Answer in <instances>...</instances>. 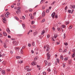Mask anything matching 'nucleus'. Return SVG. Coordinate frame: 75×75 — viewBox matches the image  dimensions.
I'll return each mask as SVG.
<instances>
[{
    "instance_id": "obj_1",
    "label": "nucleus",
    "mask_w": 75,
    "mask_h": 75,
    "mask_svg": "<svg viewBox=\"0 0 75 75\" xmlns=\"http://www.w3.org/2000/svg\"><path fill=\"white\" fill-rule=\"evenodd\" d=\"M47 59L48 60L50 59V57H51V55L49 53H47Z\"/></svg>"
},
{
    "instance_id": "obj_2",
    "label": "nucleus",
    "mask_w": 75,
    "mask_h": 75,
    "mask_svg": "<svg viewBox=\"0 0 75 75\" xmlns=\"http://www.w3.org/2000/svg\"><path fill=\"white\" fill-rule=\"evenodd\" d=\"M59 59H56V62H55V64L56 65H57V63H59Z\"/></svg>"
},
{
    "instance_id": "obj_3",
    "label": "nucleus",
    "mask_w": 75,
    "mask_h": 75,
    "mask_svg": "<svg viewBox=\"0 0 75 75\" xmlns=\"http://www.w3.org/2000/svg\"><path fill=\"white\" fill-rule=\"evenodd\" d=\"M29 16H30V18H31V19H33L34 18V17L33 16H32V14L30 13L29 14Z\"/></svg>"
},
{
    "instance_id": "obj_4",
    "label": "nucleus",
    "mask_w": 75,
    "mask_h": 75,
    "mask_svg": "<svg viewBox=\"0 0 75 75\" xmlns=\"http://www.w3.org/2000/svg\"><path fill=\"white\" fill-rule=\"evenodd\" d=\"M13 43L14 45L15 46H17L18 45L17 43L15 41H13Z\"/></svg>"
},
{
    "instance_id": "obj_5",
    "label": "nucleus",
    "mask_w": 75,
    "mask_h": 75,
    "mask_svg": "<svg viewBox=\"0 0 75 75\" xmlns=\"http://www.w3.org/2000/svg\"><path fill=\"white\" fill-rule=\"evenodd\" d=\"M31 64L32 65L34 66L37 64V63L35 62V61H34Z\"/></svg>"
},
{
    "instance_id": "obj_6",
    "label": "nucleus",
    "mask_w": 75,
    "mask_h": 75,
    "mask_svg": "<svg viewBox=\"0 0 75 75\" xmlns=\"http://www.w3.org/2000/svg\"><path fill=\"white\" fill-rule=\"evenodd\" d=\"M45 11H44L42 14V16L43 17H44L45 15Z\"/></svg>"
},
{
    "instance_id": "obj_7",
    "label": "nucleus",
    "mask_w": 75,
    "mask_h": 75,
    "mask_svg": "<svg viewBox=\"0 0 75 75\" xmlns=\"http://www.w3.org/2000/svg\"><path fill=\"white\" fill-rule=\"evenodd\" d=\"M6 31L8 33H11V31L8 28H7L6 29Z\"/></svg>"
},
{
    "instance_id": "obj_8",
    "label": "nucleus",
    "mask_w": 75,
    "mask_h": 75,
    "mask_svg": "<svg viewBox=\"0 0 75 75\" xmlns=\"http://www.w3.org/2000/svg\"><path fill=\"white\" fill-rule=\"evenodd\" d=\"M55 13H53L51 16H52L53 18H54V16H55Z\"/></svg>"
},
{
    "instance_id": "obj_9",
    "label": "nucleus",
    "mask_w": 75,
    "mask_h": 75,
    "mask_svg": "<svg viewBox=\"0 0 75 75\" xmlns=\"http://www.w3.org/2000/svg\"><path fill=\"white\" fill-rule=\"evenodd\" d=\"M4 46L5 48H6L7 47L6 44V42L4 43Z\"/></svg>"
},
{
    "instance_id": "obj_10",
    "label": "nucleus",
    "mask_w": 75,
    "mask_h": 75,
    "mask_svg": "<svg viewBox=\"0 0 75 75\" xmlns=\"http://www.w3.org/2000/svg\"><path fill=\"white\" fill-rule=\"evenodd\" d=\"M29 68V67L28 66H26L25 68V69L27 70Z\"/></svg>"
},
{
    "instance_id": "obj_11",
    "label": "nucleus",
    "mask_w": 75,
    "mask_h": 75,
    "mask_svg": "<svg viewBox=\"0 0 75 75\" xmlns=\"http://www.w3.org/2000/svg\"><path fill=\"white\" fill-rule=\"evenodd\" d=\"M60 58L62 60L64 59V57H63V55H60Z\"/></svg>"
},
{
    "instance_id": "obj_12",
    "label": "nucleus",
    "mask_w": 75,
    "mask_h": 75,
    "mask_svg": "<svg viewBox=\"0 0 75 75\" xmlns=\"http://www.w3.org/2000/svg\"><path fill=\"white\" fill-rule=\"evenodd\" d=\"M3 35L5 36H7V34L5 32H3Z\"/></svg>"
},
{
    "instance_id": "obj_13",
    "label": "nucleus",
    "mask_w": 75,
    "mask_h": 75,
    "mask_svg": "<svg viewBox=\"0 0 75 75\" xmlns=\"http://www.w3.org/2000/svg\"><path fill=\"white\" fill-rule=\"evenodd\" d=\"M57 37H58V35H57V34H55L54 35V38H57Z\"/></svg>"
},
{
    "instance_id": "obj_14",
    "label": "nucleus",
    "mask_w": 75,
    "mask_h": 75,
    "mask_svg": "<svg viewBox=\"0 0 75 75\" xmlns=\"http://www.w3.org/2000/svg\"><path fill=\"white\" fill-rule=\"evenodd\" d=\"M38 33L37 32H35L33 33V35L34 36H35L37 34H38Z\"/></svg>"
},
{
    "instance_id": "obj_15",
    "label": "nucleus",
    "mask_w": 75,
    "mask_h": 75,
    "mask_svg": "<svg viewBox=\"0 0 75 75\" xmlns=\"http://www.w3.org/2000/svg\"><path fill=\"white\" fill-rule=\"evenodd\" d=\"M15 49L16 50H18L20 49V48L19 47H16L15 48Z\"/></svg>"
},
{
    "instance_id": "obj_16",
    "label": "nucleus",
    "mask_w": 75,
    "mask_h": 75,
    "mask_svg": "<svg viewBox=\"0 0 75 75\" xmlns=\"http://www.w3.org/2000/svg\"><path fill=\"white\" fill-rule=\"evenodd\" d=\"M44 62L45 64V65H47V64H48V62L47 61L45 60L44 61Z\"/></svg>"
},
{
    "instance_id": "obj_17",
    "label": "nucleus",
    "mask_w": 75,
    "mask_h": 75,
    "mask_svg": "<svg viewBox=\"0 0 75 75\" xmlns=\"http://www.w3.org/2000/svg\"><path fill=\"white\" fill-rule=\"evenodd\" d=\"M68 57H66L64 59V60L66 61L68 60Z\"/></svg>"
},
{
    "instance_id": "obj_18",
    "label": "nucleus",
    "mask_w": 75,
    "mask_h": 75,
    "mask_svg": "<svg viewBox=\"0 0 75 75\" xmlns=\"http://www.w3.org/2000/svg\"><path fill=\"white\" fill-rule=\"evenodd\" d=\"M3 74H5V71L4 70H3L2 71V72H1Z\"/></svg>"
},
{
    "instance_id": "obj_19",
    "label": "nucleus",
    "mask_w": 75,
    "mask_h": 75,
    "mask_svg": "<svg viewBox=\"0 0 75 75\" xmlns=\"http://www.w3.org/2000/svg\"><path fill=\"white\" fill-rule=\"evenodd\" d=\"M21 53L22 54H23V49H21Z\"/></svg>"
},
{
    "instance_id": "obj_20",
    "label": "nucleus",
    "mask_w": 75,
    "mask_h": 75,
    "mask_svg": "<svg viewBox=\"0 0 75 75\" xmlns=\"http://www.w3.org/2000/svg\"><path fill=\"white\" fill-rule=\"evenodd\" d=\"M45 33V31H42V33H41V34L42 35H43Z\"/></svg>"
},
{
    "instance_id": "obj_21",
    "label": "nucleus",
    "mask_w": 75,
    "mask_h": 75,
    "mask_svg": "<svg viewBox=\"0 0 75 75\" xmlns=\"http://www.w3.org/2000/svg\"><path fill=\"white\" fill-rule=\"evenodd\" d=\"M72 63V60H70L68 61V63L69 64H70L71 63Z\"/></svg>"
},
{
    "instance_id": "obj_22",
    "label": "nucleus",
    "mask_w": 75,
    "mask_h": 75,
    "mask_svg": "<svg viewBox=\"0 0 75 75\" xmlns=\"http://www.w3.org/2000/svg\"><path fill=\"white\" fill-rule=\"evenodd\" d=\"M60 44V42H56V43H55V44L56 45H58L59 44Z\"/></svg>"
},
{
    "instance_id": "obj_23",
    "label": "nucleus",
    "mask_w": 75,
    "mask_h": 75,
    "mask_svg": "<svg viewBox=\"0 0 75 75\" xmlns=\"http://www.w3.org/2000/svg\"><path fill=\"white\" fill-rule=\"evenodd\" d=\"M5 16L7 18H9L8 15L6 14H5Z\"/></svg>"
},
{
    "instance_id": "obj_24",
    "label": "nucleus",
    "mask_w": 75,
    "mask_h": 75,
    "mask_svg": "<svg viewBox=\"0 0 75 75\" xmlns=\"http://www.w3.org/2000/svg\"><path fill=\"white\" fill-rule=\"evenodd\" d=\"M35 23V21H32L31 23V24H34Z\"/></svg>"
},
{
    "instance_id": "obj_25",
    "label": "nucleus",
    "mask_w": 75,
    "mask_h": 75,
    "mask_svg": "<svg viewBox=\"0 0 75 75\" xmlns=\"http://www.w3.org/2000/svg\"><path fill=\"white\" fill-rule=\"evenodd\" d=\"M2 19L3 20H5V21H6V19H5V18L4 17H3L2 18Z\"/></svg>"
},
{
    "instance_id": "obj_26",
    "label": "nucleus",
    "mask_w": 75,
    "mask_h": 75,
    "mask_svg": "<svg viewBox=\"0 0 75 75\" xmlns=\"http://www.w3.org/2000/svg\"><path fill=\"white\" fill-rule=\"evenodd\" d=\"M22 26H23V28H25V24H22Z\"/></svg>"
},
{
    "instance_id": "obj_27",
    "label": "nucleus",
    "mask_w": 75,
    "mask_h": 75,
    "mask_svg": "<svg viewBox=\"0 0 75 75\" xmlns=\"http://www.w3.org/2000/svg\"><path fill=\"white\" fill-rule=\"evenodd\" d=\"M45 6H42V9L43 10H44V9H45Z\"/></svg>"
},
{
    "instance_id": "obj_28",
    "label": "nucleus",
    "mask_w": 75,
    "mask_h": 75,
    "mask_svg": "<svg viewBox=\"0 0 75 75\" xmlns=\"http://www.w3.org/2000/svg\"><path fill=\"white\" fill-rule=\"evenodd\" d=\"M75 53H74L72 54V57L73 58H74V56H75Z\"/></svg>"
},
{
    "instance_id": "obj_29",
    "label": "nucleus",
    "mask_w": 75,
    "mask_h": 75,
    "mask_svg": "<svg viewBox=\"0 0 75 75\" xmlns=\"http://www.w3.org/2000/svg\"><path fill=\"white\" fill-rule=\"evenodd\" d=\"M45 19H43L42 21L41 22V23H43L44 22V21H45Z\"/></svg>"
},
{
    "instance_id": "obj_30",
    "label": "nucleus",
    "mask_w": 75,
    "mask_h": 75,
    "mask_svg": "<svg viewBox=\"0 0 75 75\" xmlns=\"http://www.w3.org/2000/svg\"><path fill=\"white\" fill-rule=\"evenodd\" d=\"M16 58L17 59H20L21 58V57H19V56H17L16 57Z\"/></svg>"
},
{
    "instance_id": "obj_31",
    "label": "nucleus",
    "mask_w": 75,
    "mask_h": 75,
    "mask_svg": "<svg viewBox=\"0 0 75 75\" xmlns=\"http://www.w3.org/2000/svg\"><path fill=\"white\" fill-rule=\"evenodd\" d=\"M75 8V6L74 5H73V6H72L71 8Z\"/></svg>"
},
{
    "instance_id": "obj_32",
    "label": "nucleus",
    "mask_w": 75,
    "mask_h": 75,
    "mask_svg": "<svg viewBox=\"0 0 75 75\" xmlns=\"http://www.w3.org/2000/svg\"><path fill=\"white\" fill-rule=\"evenodd\" d=\"M23 62V61H20L18 62V63L20 64H21Z\"/></svg>"
},
{
    "instance_id": "obj_33",
    "label": "nucleus",
    "mask_w": 75,
    "mask_h": 75,
    "mask_svg": "<svg viewBox=\"0 0 75 75\" xmlns=\"http://www.w3.org/2000/svg\"><path fill=\"white\" fill-rule=\"evenodd\" d=\"M26 47V46H24L22 47V48L23 49H25Z\"/></svg>"
},
{
    "instance_id": "obj_34",
    "label": "nucleus",
    "mask_w": 75,
    "mask_h": 75,
    "mask_svg": "<svg viewBox=\"0 0 75 75\" xmlns=\"http://www.w3.org/2000/svg\"><path fill=\"white\" fill-rule=\"evenodd\" d=\"M38 57H35V58H34V60H36L38 59Z\"/></svg>"
},
{
    "instance_id": "obj_35",
    "label": "nucleus",
    "mask_w": 75,
    "mask_h": 75,
    "mask_svg": "<svg viewBox=\"0 0 75 75\" xmlns=\"http://www.w3.org/2000/svg\"><path fill=\"white\" fill-rule=\"evenodd\" d=\"M72 28V26H70L69 27V29H71Z\"/></svg>"
},
{
    "instance_id": "obj_36",
    "label": "nucleus",
    "mask_w": 75,
    "mask_h": 75,
    "mask_svg": "<svg viewBox=\"0 0 75 75\" xmlns=\"http://www.w3.org/2000/svg\"><path fill=\"white\" fill-rule=\"evenodd\" d=\"M64 44L66 45V46H67V45H68V43L67 42H66V43H64Z\"/></svg>"
},
{
    "instance_id": "obj_37",
    "label": "nucleus",
    "mask_w": 75,
    "mask_h": 75,
    "mask_svg": "<svg viewBox=\"0 0 75 75\" xmlns=\"http://www.w3.org/2000/svg\"><path fill=\"white\" fill-rule=\"evenodd\" d=\"M21 12V11H16V13H17V14H18V13H19Z\"/></svg>"
},
{
    "instance_id": "obj_38",
    "label": "nucleus",
    "mask_w": 75,
    "mask_h": 75,
    "mask_svg": "<svg viewBox=\"0 0 75 75\" xmlns=\"http://www.w3.org/2000/svg\"><path fill=\"white\" fill-rule=\"evenodd\" d=\"M54 72L55 74H56L57 73V71H56L55 70H54Z\"/></svg>"
},
{
    "instance_id": "obj_39",
    "label": "nucleus",
    "mask_w": 75,
    "mask_h": 75,
    "mask_svg": "<svg viewBox=\"0 0 75 75\" xmlns=\"http://www.w3.org/2000/svg\"><path fill=\"white\" fill-rule=\"evenodd\" d=\"M49 9H47L46 10V12L48 13H49Z\"/></svg>"
},
{
    "instance_id": "obj_40",
    "label": "nucleus",
    "mask_w": 75,
    "mask_h": 75,
    "mask_svg": "<svg viewBox=\"0 0 75 75\" xmlns=\"http://www.w3.org/2000/svg\"><path fill=\"white\" fill-rule=\"evenodd\" d=\"M47 71H49V72L51 71V69H50V68H48V69H47Z\"/></svg>"
},
{
    "instance_id": "obj_41",
    "label": "nucleus",
    "mask_w": 75,
    "mask_h": 75,
    "mask_svg": "<svg viewBox=\"0 0 75 75\" xmlns=\"http://www.w3.org/2000/svg\"><path fill=\"white\" fill-rule=\"evenodd\" d=\"M69 21H67L66 23V25H67L68 24H69Z\"/></svg>"
},
{
    "instance_id": "obj_42",
    "label": "nucleus",
    "mask_w": 75,
    "mask_h": 75,
    "mask_svg": "<svg viewBox=\"0 0 75 75\" xmlns=\"http://www.w3.org/2000/svg\"><path fill=\"white\" fill-rule=\"evenodd\" d=\"M59 51L60 52H62V49L60 48L59 50Z\"/></svg>"
},
{
    "instance_id": "obj_43",
    "label": "nucleus",
    "mask_w": 75,
    "mask_h": 75,
    "mask_svg": "<svg viewBox=\"0 0 75 75\" xmlns=\"http://www.w3.org/2000/svg\"><path fill=\"white\" fill-rule=\"evenodd\" d=\"M21 9V7H18L17 8V9L18 10H19V9Z\"/></svg>"
},
{
    "instance_id": "obj_44",
    "label": "nucleus",
    "mask_w": 75,
    "mask_h": 75,
    "mask_svg": "<svg viewBox=\"0 0 75 75\" xmlns=\"http://www.w3.org/2000/svg\"><path fill=\"white\" fill-rule=\"evenodd\" d=\"M26 75H31V73L30 72L28 73Z\"/></svg>"
},
{
    "instance_id": "obj_45",
    "label": "nucleus",
    "mask_w": 75,
    "mask_h": 75,
    "mask_svg": "<svg viewBox=\"0 0 75 75\" xmlns=\"http://www.w3.org/2000/svg\"><path fill=\"white\" fill-rule=\"evenodd\" d=\"M29 11L30 12H32L33 11V10L31 9H29Z\"/></svg>"
},
{
    "instance_id": "obj_46",
    "label": "nucleus",
    "mask_w": 75,
    "mask_h": 75,
    "mask_svg": "<svg viewBox=\"0 0 75 75\" xmlns=\"http://www.w3.org/2000/svg\"><path fill=\"white\" fill-rule=\"evenodd\" d=\"M3 64H4L5 65V64H6V62H3Z\"/></svg>"
},
{
    "instance_id": "obj_47",
    "label": "nucleus",
    "mask_w": 75,
    "mask_h": 75,
    "mask_svg": "<svg viewBox=\"0 0 75 75\" xmlns=\"http://www.w3.org/2000/svg\"><path fill=\"white\" fill-rule=\"evenodd\" d=\"M28 45L29 47H30L31 46V45L30 43L28 44Z\"/></svg>"
},
{
    "instance_id": "obj_48",
    "label": "nucleus",
    "mask_w": 75,
    "mask_h": 75,
    "mask_svg": "<svg viewBox=\"0 0 75 75\" xmlns=\"http://www.w3.org/2000/svg\"><path fill=\"white\" fill-rule=\"evenodd\" d=\"M46 46L47 48H49V45H46Z\"/></svg>"
},
{
    "instance_id": "obj_49",
    "label": "nucleus",
    "mask_w": 75,
    "mask_h": 75,
    "mask_svg": "<svg viewBox=\"0 0 75 75\" xmlns=\"http://www.w3.org/2000/svg\"><path fill=\"white\" fill-rule=\"evenodd\" d=\"M62 27L63 28H65V26L64 25H62Z\"/></svg>"
},
{
    "instance_id": "obj_50",
    "label": "nucleus",
    "mask_w": 75,
    "mask_h": 75,
    "mask_svg": "<svg viewBox=\"0 0 75 75\" xmlns=\"http://www.w3.org/2000/svg\"><path fill=\"white\" fill-rule=\"evenodd\" d=\"M55 18H58V15H56L55 16Z\"/></svg>"
},
{
    "instance_id": "obj_51",
    "label": "nucleus",
    "mask_w": 75,
    "mask_h": 75,
    "mask_svg": "<svg viewBox=\"0 0 75 75\" xmlns=\"http://www.w3.org/2000/svg\"><path fill=\"white\" fill-rule=\"evenodd\" d=\"M67 49H65L64 51L63 52H67Z\"/></svg>"
},
{
    "instance_id": "obj_52",
    "label": "nucleus",
    "mask_w": 75,
    "mask_h": 75,
    "mask_svg": "<svg viewBox=\"0 0 75 75\" xmlns=\"http://www.w3.org/2000/svg\"><path fill=\"white\" fill-rule=\"evenodd\" d=\"M68 11L69 13H71V10H68Z\"/></svg>"
},
{
    "instance_id": "obj_53",
    "label": "nucleus",
    "mask_w": 75,
    "mask_h": 75,
    "mask_svg": "<svg viewBox=\"0 0 75 75\" xmlns=\"http://www.w3.org/2000/svg\"><path fill=\"white\" fill-rule=\"evenodd\" d=\"M6 14L8 15H9L10 13L9 12H7L6 13Z\"/></svg>"
},
{
    "instance_id": "obj_54",
    "label": "nucleus",
    "mask_w": 75,
    "mask_h": 75,
    "mask_svg": "<svg viewBox=\"0 0 75 75\" xmlns=\"http://www.w3.org/2000/svg\"><path fill=\"white\" fill-rule=\"evenodd\" d=\"M43 74L44 75H46V72H43Z\"/></svg>"
},
{
    "instance_id": "obj_55",
    "label": "nucleus",
    "mask_w": 75,
    "mask_h": 75,
    "mask_svg": "<svg viewBox=\"0 0 75 75\" xmlns=\"http://www.w3.org/2000/svg\"><path fill=\"white\" fill-rule=\"evenodd\" d=\"M72 51L74 52H75V49H74L72 50Z\"/></svg>"
},
{
    "instance_id": "obj_56",
    "label": "nucleus",
    "mask_w": 75,
    "mask_h": 75,
    "mask_svg": "<svg viewBox=\"0 0 75 75\" xmlns=\"http://www.w3.org/2000/svg\"><path fill=\"white\" fill-rule=\"evenodd\" d=\"M55 3V1H53V2L52 4V5H54V4Z\"/></svg>"
},
{
    "instance_id": "obj_57",
    "label": "nucleus",
    "mask_w": 75,
    "mask_h": 75,
    "mask_svg": "<svg viewBox=\"0 0 75 75\" xmlns=\"http://www.w3.org/2000/svg\"><path fill=\"white\" fill-rule=\"evenodd\" d=\"M32 45L33 46H34L35 45V43L34 42H33Z\"/></svg>"
},
{
    "instance_id": "obj_58",
    "label": "nucleus",
    "mask_w": 75,
    "mask_h": 75,
    "mask_svg": "<svg viewBox=\"0 0 75 75\" xmlns=\"http://www.w3.org/2000/svg\"><path fill=\"white\" fill-rule=\"evenodd\" d=\"M65 35H66L65 34H64V39L65 38V37H66V36H65Z\"/></svg>"
},
{
    "instance_id": "obj_59",
    "label": "nucleus",
    "mask_w": 75,
    "mask_h": 75,
    "mask_svg": "<svg viewBox=\"0 0 75 75\" xmlns=\"http://www.w3.org/2000/svg\"><path fill=\"white\" fill-rule=\"evenodd\" d=\"M21 4V3H18L17 5L18 6H19Z\"/></svg>"
},
{
    "instance_id": "obj_60",
    "label": "nucleus",
    "mask_w": 75,
    "mask_h": 75,
    "mask_svg": "<svg viewBox=\"0 0 75 75\" xmlns=\"http://www.w3.org/2000/svg\"><path fill=\"white\" fill-rule=\"evenodd\" d=\"M31 69H28L27 70V71H31Z\"/></svg>"
},
{
    "instance_id": "obj_61",
    "label": "nucleus",
    "mask_w": 75,
    "mask_h": 75,
    "mask_svg": "<svg viewBox=\"0 0 75 75\" xmlns=\"http://www.w3.org/2000/svg\"><path fill=\"white\" fill-rule=\"evenodd\" d=\"M8 38H11V37L10 36L8 35Z\"/></svg>"
},
{
    "instance_id": "obj_62",
    "label": "nucleus",
    "mask_w": 75,
    "mask_h": 75,
    "mask_svg": "<svg viewBox=\"0 0 75 75\" xmlns=\"http://www.w3.org/2000/svg\"><path fill=\"white\" fill-rule=\"evenodd\" d=\"M22 18L23 19H25V17L24 16H22Z\"/></svg>"
},
{
    "instance_id": "obj_63",
    "label": "nucleus",
    "mask_w": 75,
    "mask_h": 75,
    "mask_svg": "<svg viewBox=\"0 0 75 75\" xmlns=\"http://www.w3.org/2000/svg\"><path fill=\"white\" fill-rule=\"evenodd\" d=\"M36 12H35L34 13H33V15L34 16H35L36 15Z\"/></svg>"
},
{
    "instance_id": "obj_64",
    "label": "nucleus",
    "mask_w": 75,
    "mask_h": 75,
    "mask_svg": "<svg viewBox=\"0 0 75 75\" xmlns=\"http://www.w3.org/2000/svg\"><path fill=\"white\" fill-rule=\"evenodd\" d=\"M15 18L16 20H18V18L17 17H15Z\"/></svg>"
}]
</instances>
